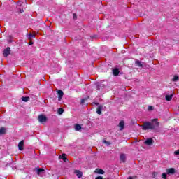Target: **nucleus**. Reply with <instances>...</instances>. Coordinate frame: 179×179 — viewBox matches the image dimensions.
<instances>
[{"instance_id": "nucleus-1", "label": "nucleus", "mask_w": 179, "mask_h": 179, "mask_svg": "<svg viewBox=\"0 0 179 179\" xmlns=\"http://www.w3.org/2000/svg\"><path fill=\"white\" fill-rule=\"evenodd\" d=\"M160 123L157 122V119H154L152 122H145L142 125L143 131H148V129L155 130L159 128Z\"/></svg>"}, {"instance_id": "nucleus-2", "label": "nucleus", "mask_w": 179, "mask_h": 179, "mask_svg": "<svg viewBox=\"0 0 179 179\" xmlns=\"http://www.w3.org/2000/svg\"><path fill=\"white\" fill-rule=\"evenodd\" d=\"M38 120L39 121V122H47V117H45V115H40L38 117Z\"/></svg>"}, {"instance_id": "nucleus-3", "label": "nucleus", "mask_w": 179, "mask_h": 179, "mask_svg": "<svg viewBox=\"0 0 179 179\" xmlns=\"http://www.w3.org/2000/svg\"><path fill=\"white\" fill-rule=\"evenodd\" d=\"M10 54V48L7 47L6 49L3 50V56L4 57H8Z\"/></svg>"}, {"instance_id": "nucleus-4", "label": "nucleus", "mask_w": 179, "mask_h": 179, "mask_svg": "<svg viewBox=\"0 0 179 179\" xmlns=\"http://www.w3.org/2000/svg\"><path fill=\"white\" fill-rule=\"evenodd\" d=\"M58 101H61L62 100V97H64V92L62 90L57 91Z\"/></svg>"}, {"instance_id": "nucleus-5", "label": "nucleus", "mask_w": 179, "mask_h": 179, "mask_svg": "<svg viewBox=\"0 0 179 179\" xmlns=\"http://www.w3.org/2000/svg\"><path fill=\"white\" fill-rule=\"evenodd\" d=\"M74 173L76 175L78 178H82V176H83V172L76 169L74 170Z\"/></svg>"}, {"instance_id": "nucleus-6", "label": "nucleus", "mask_w": 179, "mask_h": 179, "mask_svg": "<svg viewBox=\"0 0 179 179\" xmlns=\"http://www.w3.org/2000/svg\"><path fill=\"white\" fill-rule=\"evenodd\" d=\"M155 141H153V138H147L146 141H145V144L147 145L148 146H150L151 145H153V143Z\"/></svg>"}, {"instance_id": "nucleus-7", "label": "nucleus", "mask_w": 179, "mask_h": 179, "mask_svg": "<svg viewBox=\"0 0 179 179\" xmlns=\"http://www.w3.org/2000/svg\"><path fill=\"white\" fill-rule=\"evenodd\" d=\"M96 89L97 90H100L101 89H104V84L101 83H96Z\"/></svg>"}, {"instance_id": "nucleus-8", "label": "nucleus", "mask_w": 179, "mask_h": 179, "mask_svg": "<svg viewBox=\"0 0 179 179\" xmlns=\"http://www.w3.org/2000/svg\"><path fill=\"white\" fill-rule=\"evenodd\" d=\"M24 146V141L22 140L18 143V149L19 150H23Z\"/></svg>"}, {"instance_id": "nucleus-9", "label": "nucleus", "mask_w": 179, "mask_h": 179, "mask_svg": "<svg viewBox=\"0 0 179 179\" xmlns=\"http://www.w3.org/2000/svg\"><path fill=\"white\" fill-rule=\"evenodd\" d=\"M176 169L174 168H169L166 169V174H175Z\"/></svg>"}, {"instance_id": "nucleus-10", "label": "nucleus", "mask_w": 179, "mask_h": 179, "mask_svg": "<svg viewBox=\"0 0 179 179\" xmlns=\"http://www.w3.org/2000/svg\"><path fill=\"white\" fill-rule=\"evenodd\" d=\"M119 127L120 131H122V129L125 128V122H124V120L120 121V122L119 123Z\"/></svg>"}, {"instance_id": "nucleus-11", "label": "nucleus", "mask_w": 179, "mask_h": 179, "mask_svg": "<svg viewBox=\"0 0 179 179\" xmlns=\"http://www.w3.org/2000/svg\"><path fill=\"white\" fill-rule=\"evenodd\" d=\"M35 170H36V173L38 174V176H40L41 173H44V171H45L43 168H36Z\"/></svg>"}, {"instance_id": "nucleus-12", "label": "nucleus", "mask_w": 179, "mask_h": 179, "mask_svg": "<svg viewBox=\"0 0 179 179\" xmlns=\"http://www.w3.org/2000/svg\"><path fill=\"white\" fill-rule=\"evenodd\" d=\"M66 155L65 153H63L62 155L59 156V159H62L64 162H66L68 160V158H66Z\"/></svg>"}, {"instance_id": "nucleus-13", "label": "nucleus", "mask_w": 179, "mask_h": 179, "mask_svg": "<svg viewBox=\"0 0 179 179\" xmlns=\"http://www.w3.org/2000/svg\"><path fill=\"white\" fill-rule=\"evenodd\" d=\"M113 73L114 76H118V75H120V69H118L117 68L113 69Z\"/></svg>"}, {"instance_id": "nucleus-14", "label": "nucleus", "mask_w": 179, "mask_h": 179, "mask_svg": "<svg viewBox=\"0 0 179 179\" xmlns=\"http://www.w3.org/2000/svg\"><path fill=\"white\" fill-rule=\"evenodd\" d=\"M95 173L96 174H104L106 172L104 171V170H103L101 169H96L95 170Z\"/></svg>"}, {"instance_id": "nucleus-15", "label": "nucleus", "mask_w": 179, "mask_h": 179, "mask_svg": "<svg viewBox=\"0 0 179 179\" xmlns=\"http://www.w3.org/2000/svg\"><path fill=\"white\" fill-rule=\"evenodd\" d=\"M101 110H103V106H99L96 108V113L99 114V115H101Z\"/></svg>"}, {"instance_id": "nucleus-16", "label": "nucleus", "mask_w": 179, "mask_h": 179, "mask_svg": "<svg viewBox=\"0 0 179 179\" xmlns=\"http://www.w3.org/2000/svg\"><path fill=\"white\" fill-rule=\"evenodd\" d=\"M135 65L136 66H139V68H142V66H143V64H142V62L139 60H136Z\"/></svg>"}, {"instance_id": "nucleus-17", "label": "nucleus", "mask_w": 179, "mask_h": 179, "mask_svg": "<svg viewBox=\"0 0 179 179\" xmlns=\"http://www.w3.org/2000/svg\"><path fill=\"white\" fill-rule=\"evenodd\" d=\"M173 94H170V95H166L165 99L166 100V101H171V99H173Z\"/></svg>"}, {"instance_id": "nucleus-18", "label": "nucleus", "mask_w": 179, "mask_h": 179, "mask_svg": "<svg viewBox=\"0 0 179 179\" xmlns=\"http://www.w3.org/2000/svg\"><path fill=\"white\" fill-rule=\"evenodd\" d=\"M127 157H125V154H121L120 155V161L122 162V163H125Z\"/></svg>"}, {"instance_id": "nucleus-19", "label": "nucleus", "mask_w": 179, "mask_h": 179, "mask_svg": "<svg viewBox=\"0 0 179 179\" xmlns=\"http://www.w3.org/2000/svg\"><path fill=\"white\" fill-rule=\"evenodd\" d=\"M28 40L31 41V38H36V35L32 34L31 33H29L27 36Z\"/></svg>"}, {"instance_id": "nucleus-20", "label": "nucleus", "mask_w": 179, "mask_h": 179, "mask_svg": "<svg viewBox=\"0 0 179 179\" xmlns=\"http://www.w3.org/2000/svg\"><path fill=\"white\" fill-rule=\"evenodd\" d=\"M4 134H6V129L5 127L0 128V135H4Z\"/></svg>"}, {"instance_id": "nucleus-21", "label": "nucleus", "mask_w": 179, "mask_h": 179, "mask_svg": "<svg viewBox=\"0 0 179 179\" xmlns=\"http://www.w3.org/2000/svg\"><path fill=\"white\" fill-rule=\"evenodd\" d=\"M21 99L22 100V101H24L25 103H27V101H29L30 100V97H29V96H22L21 98Z\"/></svg>"}, {"instance_id": "nucleus-22", "label": "nucleus", "mask_w": 179, "mask_h": 179, "mask_svg": "<svg viewBox=\"0 0 179 179\" xmlns=\"http://www.w3.org/2000/svg\"><path fill=\"white\" fill-rule=\"evenodd\" d=\"M75 129L76 131H80V129H82V126H80V124H76L75 125Z\"/></svg>"}, {"instance_id": "nucleus-23", "label": "nucleus", "mask_w": 179, "mask_h": 179, "mask_svg": "<svg viewBox=\"0 0 179 179\" xmlns=\"http://www.w3.org/2000/svg\"><path fill=\"white\" fill-rule=\"evenodd\" d=\"M178 80V77L177 76H174L172 82H177Z\"/></svg>"}, {"instance_id": "nucleus-24", "label": "nucleus", "mask_w": 179, "mask_h": 179, "mask_svg": "<svg viewBox=\"0 0 179 179\" xmlns=\"http://www.w3.org/2000/svg\"><path fill=\"white\" fill-rule=\"evenodd\" d=\"M58 114H59V115L64 114V109L59 108L58 109Z\"/></svg>"}, {"instance_id": "nucleus-25", "label": "nucleus", "mask_w": 179, "mask_h": 179, "mask_svg": "<svg viewBox=\"0 0 179 179\" xmlns=\"http://www.w3.org/2000/svg\"><path fill=\"white\" fill-rule=\"evenodd\" d=\"M103 143H105L106 145H107V146H110V145H111V143H110V141H103Z\"/></svg>"}, {"instance_id": "nucleus-26", "label": "nucleus", "mask_w": 179, "mask_h": 179, "mask_svg": "<svg viewBox=\"0 0 179 179\" xmlns=\"http://www.w3.org/2000/svg\"><path fill=\"white\" fill-rule=\"evenodd\" d=\"M162 177L163 179H167V173H163Z\"/></svg>"}, {"instance_id": "nucleus-27", "label": "nucleus", "mask_w": 179, "mask_h": 179, "mask_svg": "<svg viewBox=\"0 0 179 179\" xmlns=\"http://www.w3.org/2000/svg\"><path fill=\"white\" fill-rule=\"evenodd\" d=\"M157 175H158L157 172L152 173V178H156L157 177Z\"/></svg>"}, {"instance_id": "nucleus-28", "label": "nucleus", "mask_w": 179, "mask_h": 179, "mask_svg": "<svg viewBox=\"0 0 179 179\" xmlns=\"http://www.w3.org/2000/svg\"><path fill=\"white\" fill-rule=\"evenodd\" d=\"M153 106H148V111H153Z\"/></svg>"}, {"instance_id": "nucleus-29", "label": "nucleus", "mask_w": 179, "mask_h": 179, "mask_svg": "<svg viewBox=\"0 0 179 179\" xmlns=\"http://www.w3.org/2000/svg\"><path fill=\"white\" fill-rule=\"evenodd\" d=\"M174 155H179V150H177L176 151H175Z\"/></svg>"}, {"instance_id": "nucleus-30", "label": "nucleus", "mask_w": 179, "mask_h": 179, "mask_svg": "<svg viewBox=\"0 0 179 179\" xmlns=\"http://www.w3.org/2000/svg\"><path fill=\"white\" fill-rule=\"evenodd\" d=\"M95 179H103V176H99Z\"/></svg>"}, {"instance_id": "nucleus-31", "label": "nucleus", "mask_w": 179, "mask_h": 179, "mask_svg": "<svg viewBox=\"0 0 179 179\" xmlns=\"http://www.w3.org/2000/svg\"><path fill=\"white\" fill-rule=\"evenodd\" d=\"M85 99H81V104H84L85 103Z\"/></svg>"}, {"instance_id": "nucleus-32", "label": "nucleus", "mask_w": 179, "mask_h": 179, "mask_svg": "<svg viewBox=\"0 0 179 179\" xmlns=\"http://www.w3.org/2000/svg\"><path fill=\"white\" fill-rule=\"evenodd\" d=\"M78 16L76 15V14H73V19H77Z\"/></svg>"}, {"instance_id": "nucleus-33", "label": "nucleus", "mask_w": 179, "mask_h": 179, "mask_svg": "<svg viewBox=\"0 0 179 179\" xmlns=\"http://www.w3.org/2000/svg\"><path fill=\"white\" fill-rule=\"evenodd\" d=\"M33 44H34V43H33L31 41H30L29 45H33Z\"/></svg>"}, {"instance_id": "nucleus-34", "label": "nucleus", "mask_w": 179, "mask_h": 179, "mask_svg": "<svg viewBox=\"0 0 179 179\" xmlns=\"http://www.w3.org/2000/svg\"><path fill=\"white\" fill-rule=\"evenodd\" d=\"M20 13H23V12H24V10L23 9H20Z\"/></svg>"}, {"instance_id": "nucleus-35", "label": "nucleus", "mask_w": 179, "mask_h": 179, "mask_svg": "<svg viewBox=\"0 0 179 179\" xmlns=\"http://www.w3.org/2000/svg\"><path fill=\"white\" fill-rule=\"evenodd\" d=\"M127 179H134V177H132V176H129V177L127 178Z\"/></svg>"}, {"instance_id": "nucleus-36", "label": "nucleus", "mask_w": 179, "mask_h": 179, "mask_svg": "<svg viewBox=\"0 0 179 179\" xmlns=\"http://www.w3.org/2000/svg\"><path fill=\"white\" fill-rule=\"evenodd\" d=\"M134 178H136V176H134Z\"/></svg>"}]
</instances>
